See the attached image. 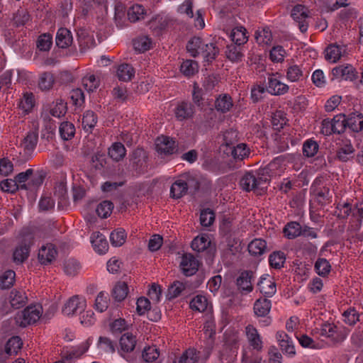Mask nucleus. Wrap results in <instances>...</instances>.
<instances>
[{"label": "nucleus", "instance_id": "1", "mask_svg": "<svg viewBox=\"0 0 363 363\" xmlns=\"http://www.w3.org/2000/svg\"><path fill=\"white\" fill-rule=\"evenodd\" d=\"M262 172V173H259L257 176L252 172L245 174L240 182L242 189L246 191H263L267 189L270 177L264 175L265 173H268L267 169H264Z\"/></svg>", "mask_w": 363, "mask_h": 363}, {"label": "nucleus", "instance_id": "2", "mask_svg": "<svg viewBox=\"0 0 363 363\" xmlns=\"http://www.w3.org/2000/svg\"><path fill=\"white\" fill-rule=\"evenodd\" d=\"M41 315L42 307L40 306H30L18 313L15 319L19 326L25 328L28 325L36 323Z\"/></svg>", "mask_w": 363, "mask_h": 363}, {"label": "nucleus", "instance_id": "3", "mask_svg": "<svg viewBox=\"0 0 363 363\" xmlns=\"http://www.w3.org/2000/svg\"><path fill=\"white\" fill-rule=\"evenodd\" d=\"M130 166L138 174L147 172V155L141 147L134 150L129 155Z\"/></svg>", "mask_w": 363, "mask_h": 363}, {"label": "nucleus", "instance_id": "4", "mask_svg": "<svg viewBox=\"0 0 363 363\" xmlns=\"http://www.w3.org/2000/svg\"><path fill=\"white\" fill-rule=\"evenodd\" d=\"M194 187V191H196L200 186V184L197 181L189 180L188 182L183 180H177L174 182L170 189V195L174 199H180L186 194L187 189Z\"/></svg>", "mask_w": 363, "mask_h": 363}, {"label": "nucleus", "instance_id": "5", "mask_svg": "<svg viewBox=\"0 0 363 363\" xmlns=\"http://www.w3.org/2000/svg\"><path fill=\"white\" fill-rule=\"evenodd\" d=\"M86 301L79 296H73L65 304L62 312L67 315L81 313L85 310Z\"/></svg>", "mask_w": 363, "mask_h": 363}, {"label": "nucleus", "instance_id": "6", "mask_svg": "<svg viewBox=\"0 0 363 363\" xmlns=\"http://www.w3.org/2000/svg\"><path fill=\"white\" fill-rule=\"evenodd\" d=\"M308 9L301 4L296 5L291 10V17L297 23L301 33H305L308 30V23L306 21L308 17Z\"/></svg>", "mask_w": 363, "mask_h": 363}, {"label": "nucleus", "instance_id": "7", "mask_svg": "<svg viewBox=\"0 0 363 363\" xmlns=\"http://www.w3.org/2000/svg\"><path fill=\"white\" fill-rule=\"evenodd\" d=\"M320 335L329 338L334 344L342 342L345 338L343 333L333 323L323 324L320 329Z\"/></svg>", "mask_w": 363, "mask_h": 363}, {"label": "nucleus", "instance_id": "8", "mask_svg": "<svg viewBox=\"0 0 363 363\" xmlns=\"http://www.w3.org/2000/svg\"><path fill=\"white\" fill-rule=\"evenodd\" d=\"M57 255V250L55 246L52 243H47L39 249L38 257L40 264L47 265L51 264Z\"/></svg>", "mask_w": 363, "mask_h": 363}, {"label": "nucleus", "instance_id": "9", "mask_svg": "<svg viewBox=\"0 0 363 363\" xmlns=\"http://www.w3.org/2000/svg\"><path fill=\"white\" fill-rule=\"evenodd\" d=\"M180 268L186 277L192 276L196 273L199 269V262L194 255L184 254L182 257Z\"/></svg>", "mask_w": 363, "mask_h": 363}, {"label": "nucleus", "instance_id": "10", "mask_svg": "<svg viewBox=\"0 0 363 363\" xmlns=\"http://www.w3.org/2000/svg\"><path fill=\"white\" fill-rule=\"evenodd\" d=\"M274 74H269L267 85V91L272 95L280 96L289 91V87L287 84L274 77Z\"/></svg>", "mask_w": 363, "mask_h": 363}, {"label": "nucleus", "instance_id": "11", "mask_svg": "<svg viewBox=\"0 0 363 363\" xmlns=\"http://www.w3.org/2000/svg\"><path fill=\"white\" fill-rule=\"evenodd\" d=\"M136 337L132 334L127 333L123 334L119 340L120 348L118 353L123 357L125 358V353H129L134 350L136 345Z\"/></svg>", "mask_w": 363, "mask_h": 363}, {"label": "nucleus", "instance_id": "12", "mask_svg": "<svg viewBox=\"0 0 363 363\" xmlns=\"http://www.w3.org/2000/svg\"><path fill=\"white\" fill-rule=\"evenodd\" d=\"M277 341L283 352L294 356L296 354L294 345L291 337L284 331H279L276 335Z\"/></svg>", "mask_w": 363, "mask_h": 363}, {"label": "nucleus", "instance_id": "13", "mask_svg": "<svg viewBox=\"0 0 363 363\" xmlns=\"http://www.w3.org/2000/svg\"><path fill=\"white\" fill-rule=\"evenodd\" d=\"M257 287L260 293L267 297H272L277 291L276 283L269 275L260 278Z\"/></svg>", "mask_w": 363, "mask_h": 363}, {"label": "nucleus", "instance_id": "14", "mask_svg": "<svg viewBox=\"0 0 363 363\" xmlns=\"http://www.w3.org/2000/svg\"><path fill=\"white\" fill-rule=\"evenodd\" d=\"M355 150L349 140L343 142L336 150V157L341 162H345L353 158Z\"/></svg>", "mask_w": 363, "mask_h": 363}, {"label": "nucleus", "instance_id": "15", "mask_svg": "<svg viewBox=\"0 0 363 363\" xmlns=\"http://www.w3.org/2000/svg\"><path fill=\"white\" fill-rule=\"evenodd\" d=\"M73 42L72 33L66 28H60L56 35L55 43L60 48H67Z\"/></svg>", "mask_w": 363, "mask_h": 363}, {"label": "nucleus", "instance_id": "16", "mask_svg": "<svg viewBox=\"0 0 363 363\" xmlns=\"http://www.w3.org/2000/svg\"><path fill=\"white\" fill-rule=\"evenodd\" d=\"M245 332L250 345L254 350H261L262 348V341L257 330L252 325H248L245 328Z\"/></svg>", "mask_w": 363, "mask_h": 363}, {"label": "nucleus", "instance_id": "17", "mask_svg": "<svg viewBox=\"0 0 363 363\" xmlns=\"http://www.w3.org/2000/svg\"><path fill=\"white\" fill-rule=\"evenodd\" d=\"M77 39L82 52H84L95 45L93 35H91L84 29H79L77 31Z\"/></svg>", "mask_w": 363, "mask_h": 363}, {"label": "nucleus", "instance_id": "18", "mask_svg": "<svg viewBox=\"0 0 363 363\" xmlns=\"http://www.w3.org/2000/svg\"><path fill=\"white\" fill-rule=\"evenodd\" d=\"M97 348L101 354H111L116 352V342L106 336H100L97 342Z\"/></svg>", "mask_w": 363, "mask_h": 363}, {"label": "nucleus", "instance_id": "19", "mask_svg": "<svg viewBox=\"0 0 363 363\" xmlns=\"http://www.w3.org/2000/svg\"><path fill=\"white\" fill-rule=\"evenodd\" d=\"M357 72L350 65L340 66L333 69V74L337 77H342L345 80H353L356 79Z\"/></svg>", "mask_w": 363, "mask_h": 363}, {"label": "nucleus", "instance_id": "20", "mask_svg": "<svg viewBox=\"0 0 363 363\" xmlns=\"http://www.w3.org/2000/svg\"><path fill=\"white\" fill-rule=\"evenodd\" d=\"M91 242L94 250L99 254H104L108 251V243L104 236L99 232L93 233L91 236Z\"/></svg>", "mask_w": 363, "mask_h": 363}, {"label": "nucleus", "instance_id": "21", "mask_svg": "<svg viewBox=\"0 0 363 363\" xmlns=\"http://www.w3.org/2000/svg\"><path fill=\"white\" fill-rule=\"evenodd\" d=\"M252 277L253 272L252 271L242 272L236 281L238 289L241 291H245L247 292L252 291L253 289L252 285Z\"/></svg>", "mask_w": 363, "mask_h": 363}, {"label": "nucleus", "instance_id": "22", "mask_svg": "<svg viewBox=\"0 0 363 363\" xmlns=\"http://www.w3.org/2000/svg\"><path fill=\"white\" fill-rule=\"evenodd\" d=\"M272 307L271 301L266 298H260L254 303V312L258 317H265L269 314Z\"/></svg>", "mask_w": 363, "mask_h": 363}, {"label": "nucleus", "instance_id": "23", "mask_svg": "<svg viewBox=\"0 0 363 363\" xmlns=\"http://www.w3.org/2000/svg\"><path fill=\"white\" fill-rule=\"evenodd\" d=\"M194 113V106L191 103L185 101L178 104L175 111L176 117L181 121L191 118Z\"/></svg>", "mask_w": 363, "mask_h": 363}, {"label": "nucleus", "instance_id": "24", "mask_svg": "<svg viewBox=\"0 0 363 363\" xmlns=\"http://www.w3.org/2000/svg\"><path fill=\"white\" fill-rule=\"evenodd\" d=\"M205 45L206 43L203 42L201 38L193 37L187 43L186 50L192 57H196L201 54V51L204 49Z\"/></svg>", "mask_w": 363, "mask_h": 363}, {"label": "nucleus", "instance_id": "25", "mask_svg": "<svg viewBox=\"0 0 363 363\" xmlns=\"http://www.w3.org/2000/svg\"><path fill=\"white\" fill-rule=\"evenodd\" d=\"M27 301L26 293L23 291L12 290L10 294V303L12 308L18 309L24 306Z\"/></svg>", "mask_w": 363, "mask_h": 363}, {"label": "nucleus", "instance_id": "26", "mask_svg": "<svg viewBox=\"0 0 363 363\" xmlns=\"http://www.w3.org/2000/svg\"><path fill=\"white\" fill-rule=\"evenodd\" d=\"M38 133L37 130L29 131L26 136L22 140L21 145L23 147L26 152L33 151L38 143Z\"/></svg>", "mask_w": 363, "mask_h": 363}, {"label": "nucleus", "instance_id": "27", "mask_svg": "<svg viewBox=\"0 0 363 363\" xmlns=\"http://www.w3.org/2000/svg\"><path fill=\"white\" fill-rule=\"evenodd\" d=\"M116 73L120 81L128 82L135 76V69L130 64L123 63L118 67Z\"/></svg>", "mask_w": 363, "mask_h": 363}, {"label": "nucleus", "instance_id": "28", "mask_svg": "<svg viewBox=\"0 0 363 363\" xmlns=\"http://www.w3.org/2000/svg\"><path fill=\"white\" fill-rule=\"evenodd\" d=\"M248 252L253 256H259L267 252V242L262 239H255L248 245Z\"/></svg>", "mask_w": 363, "mask_h": 363}, {"label": "nucleus", "instance_id": "29", "mask_svg": "<svg viewBox=\"0 0 363 363\" xmlns=\"http://www.w3.org/2000/svg\"><path fill=\"white\" fill-rule=\"evenodd\" d=\"M97 123V116L92 111H86L82 118V125L87 133H91L93 128Z\"/></svg>", "mask_w": 363, "mask_h": 363}, {"label": "nucleus", "instance_id": "30", "mask_svg": "<svg viewBox=\"0 0 363 363\" xmlns=\"http://www.w3.org/2000/svg\"><path fill=\"white\" fill-rule=\"evenodd\" d=\"M30 252L29 246L27 245H20L16 247L13 253V261L17 264H22L25 262Z\"/></svg>", "mask_w": 363, "mask_h": 363}, {"label": "nucleus", "instance_id": "31", "mask_svg": "<svg viewBox=\"0 0 363 363\" xmlns=\"http://www.w3.org/2000/svg\"><path fill=\"white\" fill-rule=\"evenodd\" d=\"M211 240L206 235L196 237L191 242V247L193 250L198 252H203L211 245Z\"/></svg>", "mask_w": 363, "mask_h": 363}, {"label": "nucleus", "instance_id": "32", "mask_svg": "<svg viewBox=\"0 0 363 363\" xmlns=\"http://www.w3.org/2000/svg\"><path fill=\"white\" fill-rule=\"evenodd\" d=\"M128 293V286L124 281H118L114 286L112 290V296L116 301H123Z\"/></svg>", "mask_w": 363, "mask_h": 363}, {"label": "nucleus", "instance_id": "33", "mask_svg": "<svg viewBox=\"0 0 363 363\" xmlns=\"http://www.w3.org/2000/svg\"><path fill=\"white\" fill-rule=\"evenodd\" d=\"M125 154L126 150L121 143H114L108 149V155L116 162L123 160Z\"/></svg>", "mask_w": 363, "mask_h": 363}, {"label": "nucleus", "instance_id": "34", "mask_svg": "<svg viewBox=\"0 0 363 363\" xmlns=\"http://www.w3.org/2000/svg\"><path fill=\"white\" fill-rule=\"evenodd\" d=\"M55 83L53 74L50 72H44L40 74L38 79V87L42 91H48L52 88Z\"/></svg>", "mask_w": 363, "mask_h": 363}, {"label": "nucleus", "instance_id": "35", "mask_svg": "<svg viewBox=\"0 0 363 363\" xmlns=\"http://www.w3.org/2000/svg\"><path fill=\"white\" fill-rule=\"evenodd\" d=\"M240 45L233 44L227 45L225 50L226 57L232 62H239L242 60L243 54Z\"/></svg>", "mask_w": 363, "mask_h": 363}, {"label": "nucleus", "instance_id": "36", "mask_svg": "<svg viewBox=\"0 0 363 363\" xmlns=\"http://www.w3.org/2000/svg\"><path fill=\"white\" fill-rule=\"evenodd\" d=\"M23 342L20 337L13 336L7 341L5 345V352L8 355L16 354L21 348Z\"/></svg>", "mask_w": 363, "mask_h": 363}, {"label": "nucleus", "instance_id": "37", "mask_svg": "<svg viewBox=\"0 0 363 363\" xmlns=\"http://www.w3.org/2000/svg\"><path fill=\"white\" fill-rule=\"evenodd\" d=\"M145 15V9L139 4H135L128 10V18L132 23L143 19Z\"/></svg>", "mask_w": 363, "mask_h": 363}, {"label": "nucleus", "instance_id": "38", "mask_svg": "<svg viewBox=\"0 0 363 363\" xmlns=\"http://www.w3.org/2000/svg\"><path fill=\"white\" fill-rule=\"evenodd\" d=\"M347 127L354 132H359L363 129V115L362 113H352L347 118Z\"/></svg>", "mask_w": 363, "mask_h": 363}, {"label": "nucleus", "instance_id": "39", "mask_svg": "<svg viewBox=\"0 0 363 363\" xmlns=\"http://www.w3.org/2000/svg\"><path fill=\"white\" fill-rule=\"evenodd\" d=\"M133 47L135 50L144 52L150 49L152 40L148 36L142 35L133 40Z\"/></svg>", "mask_w": 363, "mask_h": 363}, {"label": "nucleus", "instance_id": "40", "mask_svg": "<svg viewBox=\"0 0 363 363\" xmlns=\"http://www.w3.org/2000/svg\"><path fill=\"white\" fill-rule=\"evenodd\" d=\"M113 207L111 201L105 200L97 205L96 212L101 218H106L111 214Z\"/></svg>", "mask_w": 363, "mask_h": 363}, {"label": "nucleus", "instance_id": "41", "mask_svg": "<svg viewBox=\"0 0 363 363\" xmlns=\"http://www.w3.org/2000/svg\"><path fill=\"white\" fill-rule=\"evenodd\" d=\"M255 37L259 45H269L272 43V35L269 28H263L256 30Z\"/></svg>", "mask_w": 363, "mask_h": 363}, {"label": "nucleus", "instance_id": "42", "mask_svg": "<svg viewBox=\"0 0 363 363\" xmlns=\"http://www.w3.org/2000/svg\"><path fill=\"white\" fill-rule=\"evenodd\" d=\"M230 37L233 43V44H235L240 46L241 45L245 43L247 40V37L246 35V29L242 26L235 28L232 30Z\"/></svg>", "mask_w": 363, "mask_h": 363}, {"label": "nucleus", "instance_id": "43", "mask_svg": "<svg viewBox=\"0 0 363 363\" xmlns=\"http://www.w3.org/2000/svg\"><path fill=\"white\" fill-rule=\"evenodd\" d=\"M302 227L297 222H290L284 228V233L289 239H294L301 234Z\"/></svg>", "mask_w": 363, "mask_h": 363}, {"label": "nucleus", "instance_id": "44", "mask_svg": "<svg viewBox=\"0 0 363 363\" xmlns=\"http://www.w3.org/2000/svg\"><path fill=\"white\" fill-rule=\"evenodd\" d=\"M285 261V254L281 251H275L272 252L269 257L270 266L277 269H279L283 267Z\"/></svg>", "mask_w": 363, "mask_h": 363}, {"label": "nucleus", "instance_id": "45", "mask_svg": "<svg viewBox=\"0 0 363 363\" xmlns=\"http://www.w3.org/2000/svg\"><path fill=\"white\" fill-rule=\"evenodd\" d=\"M156 148L157 152L161 154L171 155L175 148L174 142L169 140V138H164L162 140L157 143Z\"/></svg>", "mask_w": 363, "mask_h": 363}, {"label": "nucleus", "instance_id": "46", "mask_svg": "<svg viewBox=\"0 0 363 363\" xmlns=\"http://www.w3.org/2000/svg\"><path fill=\"white\" fill-rule=\"evenodd\" d=\"M185 289V284L179 281H174L168 289L166 295L167 298L168 300H172L178 297Z\"/></svg>", "mask_w": 363, "mask_h": 363}, {"label": "nucleus", "instance_id": "47", "mask_svg": "<svg viewBox=\"0 0 363 363\" xmlns=\"http://www.w3.org/2000/svg\"><path fill=\"white\" fill-rule=\"evenodd\" d=\"M16 273L14 271L9 269L6 271L0 277V288L1 289H9L13 286L15 282Z\"/></svg>", "mask_w": 363, "mask_h": 363}, {"label": "nucleus", "instance_id": "48", "mask_svg": "<svg viewBox=\"0 0 363 363\" xmlns=\"http://www.w3.org/2000/svg\"><path fill=\"white\" fill-rule=\"evenodd\" d=\"M216 108L217 111L222 113H226L233 106L231 97L228 95L220 96L215 103Z\"/></svg>", "mask_w": 363, "mask_h": 363}, {"label": "nucleus", "instance_id": "49", "mask_svg": "<svg viewBox=\"0 0 363 363\" xmlns=\"http://www.w3.org/2000/svg\"><path fill=\"white\" fill-rule=\"evenodd\" d=\"M203 48L204 49L201 51V55L203 56L204 60L207 62H212L215 60L219 52V49L215 45V44L212 43H206V45Z\"/></svg>", "mask_w": 363, "mask_h": 363}, {"label": "nucleus", "instance_id": "50", "mask_svg": "<svg viewBox=\"0 0 363 363\" xmlns=\"http://www.w3.org/2000/svg\"><path fill=\"white\" fill-rule=\"evenodd\" d=\"M80 268V263L74 259L70 258L65 261L64 272L68 276L77 275Z\"/></svg>", "mask_w": 363, "mask_h": 363}, {"label": "nucleus", "instance_id": "51", "mask_svg": "<svg viewBox=\"0 0 363 363\" xmlns=\"http://www.w3.org/2000/svg\"><path fill=\"white\" fill-rule=\"evenodd\" d=\"M33 170L32 169H28L26 172H22L18 173L15 177V180L16 182L17 185L18 186L19 189H25L27 190V188H29L28 183H26L29 180L30 177L33 175Z\"/></svg>", "mask_w": 363, "mask_h": 363}, {"label": "nucleus", "instance_id": "52", "mask_svg": "<svg viewBox=\"0 0 363 363\" xmlns=\"http://www.w3.org/2000/svg\"><path fill=\"white\" fill-rule=\"evenodd\" d=\"M230 153L235 160H242L247 157L250 152L247 145L244 143L238 144L236 147H230Z\"/></svg>", "mask_w": 363, "mask_h": 363}, {"label": "nucleus", "instance_id": "53", "mask_svg": "<svg viewBox=\"0 0 363 363\" xmlns=\"http://www.w3.org/2000/svg\"><path fill=\"white\" fill-rule=\"evenodd\" d=\"M208 301L205 296L197 295L190 302V308L193 311L203 312L207 308Z\"/></svg>", "mask_w": 363, "mask_h": 363}, {"label": "nucleus", "instance_id": "54", "mask_svg": "<svg viewBox=\"0 0 363 363\" xmlns=\"http://www.w3.org/2000/svg\"><path fill=\"white\" fill-rule=\"evenodd\" d=\"M198 63L192 60H186L184 61L180 67L181 72L185 76H192L198 71Z\"/></svg>", "mask_w": 363, "mask_h": 363}, {"label": "nucleus", "instance_id": "55", "mask_svg": "<svg viewBox=\"0 0 363 363\" xmlns=\"http://www.w3.org/2000/svg\"><path fill=\"white\" fill-rule=\"evenodd\" d=\"M286 77L290 82H298L303 77V71L298 65H291L286 69Z\"/></svg>", "mask_w": 363, "mask_h": 363}, {"label": "nucleus", "instance_id": "56", "mask_svg": "<svg viewBox=\"0 0 363 363\" xmlns=\"http://www.w3.org/2000/svg\"><path fill=\"white\" fill-rule=\"evenodd\" d=\"M60 133L64 140H70L75 133L74 125L69 122H63L60 126Z\"/></svg>", "mask_w": 363, "mask_h": 363}, {"label": "nucleus", "instance_id": "57", "mask_svg": "<svg viewBox=\"0 0 363 363\" xmlns=\"http://www.w3.org/2000/svg\"><path fill=\"white\" fill-rule=\"evenodd\" d=\"M315 269L320 276L325 277L330 273L331 265L326 259L318 258L315 263Z\"/></svg>", "mask_w": 363, "mask_h": 363}, {"label": "nucleus", "instance_id": "58", "mask_svg": "<svg viewBox=\"0 0 363 363\" xmlns=\"http://www.w3.org/2000/svg\"><path fill=\"white\" fill-rule=\"evenodd\" d=\"M215 220V213L211 208H205L200 213V223L203 227L211 226Z\"/></svg>", "mask_w": 363, "mask_h": 363}, {"label": "nucleus", "instance_id": "59", "mask_svg": "<svg viewBox=\"0 0 363 363\" xmlns=\"http://www.w3.org/2000/svg\"><path fill=\"white\" fill-rule=\"evenodd\" d=\"M342 48L335 44H331L326 48L325 59L336 62L341 57Z\"/></svg>", "mask_w": 363, "mask_h": 363}, {"label": "nucleus", "instance_id": "60", "mask_svg": "<svg viewBox=\"0 0 363 363\" xmlns=\"http://www.w3.org/2000/svg\"><path fill=\"white\" fill-rule=\"evenodd\" d=\"M126 233L122 228L113 230L110 235V240L113 246H121L125 241Z\"/></svg>", "mask_w": 363, "mask_h": 363}, {"label": "nucleus", "instance_id": "61", "mask_svg": "<svg viewBox=\"0 0 363 363\" xmlns=\"http://www.w3.org/2000/svg\"><path fill=\"white\" fill-rule=\"evenodd\" d=\"M332 122L335 133L337 134L343 133L347 126V119L345 118V115L339 114L335 116L333 118Z\"/></svg>", "mask_w": 363, "mask_h": 363}, {"label": "nucleus", "instance_id": "62", "mask_svg": "<svg viewBox=\"0 0 363 363\" xmlns=\"http://www.w3.org/2000/svg\"><path fill=\"white\" fill-rule=\"evenodd\" d=\"M318 144L312 140H306L303 145V153L308 157H313L318 150Z\"/></svg>", "mask_w": 363, "mask_h": 363}, {"label": "nucleus", "instance_id": "63", "mask_svg": "<svg viewBox=\"0 0 363 363\" xmlns=\"http://www.w3.org/2000/svg\"><path fill=\"white\" fill-rule=\"evenodd\" d=\"M66 112L67 104L61 99L56 100L55 105L50 111V113L52 116L57 118L64 116Z\"/></svg>", "mask_w": 363, "mask_h": 363}, {"label": "nucleus", "instance_id": "64", "mask_svg": "<svg viewBox=\"0 0 363 363\" xmlns=\"http://www.w3.org/2000/svg\"><path fill=\"white\" fill-rule=\"evenodd\" d=\"M160 352L155 346L148 347L144 349L142 357L147 362H152L158 359Z\"/></svg>", "mask_w": 363, "mask_h": 363}]
</instances>
